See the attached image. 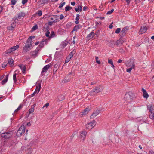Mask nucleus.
Listing matches in <instances>:
<instances>
[{
	"mask_svg": "<svg viewBox=\"0 0 154 154\" xmlns=\"http://www.w3.org/2000/svg\"><path fill=\"white\" fill-rule=\"evenodd\" d=\"M37 14L39 16H41L42 14V12L40 10L38 11Z\"/></svg>",
	"mask_w": 154,
	"mask_h": 154,
	"instance_id": "a19ab883",
	"label": "nucleus"
},
{
	"mask_svg": "<svg viewBox=\"0 0 154 154\" xmlns=\"http://www.w3.org/2000/svg\"><path fill=\"white\" fill-rule=\"evenodd\" d=\"M108 63L111 65L113 63V61L112 59H108Z\"/></svg>",
	"mask_w": 154,
	"mask_h": 154,
	"instance_id": "37998d69",
	"label": "nucleus"
},
{
	"mask_svg": "<svg viewBox=\"0 0 154 154\" xmlns=\"http://www.w3.org/2000/svg\"><path fill=\"white\" fill-rule=\"evenodd\" d=\"M27 2V0H22V3L24 5Z\"/></svg>",
	"mask_w": 154,
	"mask_h": 154,
	"instance_id": "09e8293b",
	"label": "nucleus"
},
{
	"mask_svg": "<svg viewBox=\"0 0 154 154\" xmlns=\"http://www.w3.org/2000/svg\"><path fill=\"white\" fill-rule=\"evenodd\" d=\"M25 14L23 12H20L19 13L18 15L16 16L13 18V20H16L20 19L22 17L25 16Z\"/></svg>",
	"mask_w": 154,
	"mask_h": 154,
	"instance_id": "0eeeda50",
	"label": "nucleus"
},
{
	"mask_svg": "<svg viewBox=\"0 0 154 154\" xmlns=\"http://www.w3.org/2000/svg\"><path fill=\"white\" fill-rule=\"evenodd\" d=\"M82 26L80 25H78L74 27L73 29V30L74 31H77L78 29H80L82 27Z\"/></svg>",
	"mask_w": 154,
	"mask_h": 154,
	"instance_id": "a878e982",
	"label": "nucleus"
},
{
	"mask_svg": "<svg viewBox=\"0 0 154 154\" xmlns=\"http://www.w3.org/2000/svg\"><path fill=\"white\" fill-rule=\"evenodd\" d=\"M41 88V83H39L38 85L36 86V88L35 91L37 92V94H38Z\"/></svg>",
	"mask_w": 154,
	"mask_h": 154,
	"instance_id": "6ab92c4d",
	"label": "nucleus"
},
{
	"mask_svg": "<svg viewBox=\"0 0 154 154\" xmlns=\"http://www.w3.org/2000/svg\"><path fill=\"white\" fill-rule=\"evenodd\" d=\"M149 154H154V152L152 150H150L149 151Z\"/></svg>",
	"mask_w": 154,
	"mask_h": 154,
	"instance_id": "680f3d73",
	"label": "nucleus"
},
{
	"mask_svg": "<svg viewBox=\"0 0 154 154\" xmlns=\"http://www.w3.org/2000/svg\"><path fill=\"white\" fill-rule=\"evenodd\" d=\"M38 27V26L37 25H35L32 28V29L33 31L37 29Z\"/></svg>",
	"mask_w": 154,
	"mask_h": 154,
	"instance_id": "c9c22d12",
	"label": "nucleus"
},
{
	"mask_svg": "<svg viewBox=\"0 0 154 154\" xmlns=\"http://www.w3.org/2000/svg\"><path fill=\"white\" fill-rule=\"evenodd\" d=\"M14 28L13 26H8L7 27L8 29L9 30H12L14 29Z\"/></svg>",
	"mask_w": 154,
	"mask_h": 154,
	"instance_id": "f704fd0d",
	"label": "nucleus"
},
{
	"mask_svg": "<svg viewBox=\"0 0 154 154\" xmlns=\"http://www.w3.org/2000/svg\"><path fill=\"white\" fill-rule=\"evenodd\" d=\"M49 105V103H46L43 106V108L44 107L47 108L48 107Z\"/></svg>",
	"mask_w": 154,
	"mask_h": 154,
	"instance_id": "a18cd8bd",
	"label": "nucleus"
},
{
	"mask_svg": "<svg viewBox=\"0 0 154 154\" xmlns=\"http://www.w3.org/2000/svg\"><path fill=\"white\" fill-rule=\"evenodd\" d=\"M16 23L15 22H12L11 24V26H13L14 28L16 26Z\"/></svg>",
	"mask_w": 154,
	"mask_h": 154,
	"instance_id": "c03bdc74",
	"label": "nucleus"
},
{
	"mask_svg": "<svg viewBox=\"0 0 154 154\" xmlns=\"http://www.w3.org/2000/svg\"><path fill=\"white\" fill-rule=\"evenodd\" d=\"M96 62L97 63H98V64H100L101 63L100 61V60H97V61H96Z\"/></svg>",
	"mask_w": 154,
	"mask_h": 154,
	"instance_id": "774afa93",
	"label": "nucleus"
},
{
	"mask_svg": "<svg viewBox=\"0 0 154 154\" xmlns=\"http://www.w3.org/2000/svg\"><path fill=\"white\" fill-rule=\"evenodd\" d=\"M148 27L145 26H142L140 29V32L141 34L144 33L146 32L148 29Z\"/></svg>",
	"mask_w": 154,
	"mask_h": 154,
	"instance_id": "9d476101",
	"label": "nucleus"
},
{
	"mask_svg": "<svg viewBox=\"0 0 154 154\" xmlns=\"http://www.w3.org/2000/svg\"><path fill=\"white\" fill-rule=\"evenodd\" d=\"M130 68H128L126 69V71L127 72L130 73L132 69H134L135 67H129Z\"/></svg>",
	"mask_w": 154,
	"mask_h": 154,
	"instance_id": "7c9ffc66",
	"label": "nucleus"
},
{
	"mask_svg": "<svg viewBox=\"0 0 154 154\" xmlns=\"http://www.w3.org/2000/svg\"><path fill=\"white\" fill-rule=\"evenodd\" d=\"M72 57V55H69L66 58L65 60V63H67L70 61V59Z\"/></svg>",
	"mask_w": 154,
	"mask_h": 154,
	"instance_id": "393cba45",
	"label": "nucleus"
},
{
	"mask_svg": "<svg viewBox=\"0 0 154 154\" xmlns=\"http://www.w3.org/2000/svg\"><path fill=\"white\" fill-rule=\"evenodd\" d=\"M82 9V7L81 6H79L78 8H75V10L76 12L79 11H81Z\"/></svg>",
	"mask_w": 154,
	"mask_h": 154,
	"instance_id": "bb28decb",
	"label": "nucleus"
},
{
	"mask_svg": "<svg viewBox=\"0 0 154 154\" xmlns=\"http://www.w3.org/2000/svg\"><path fill=\"white\" fill-rule=\"evenodd\" d=\"M65 2H62L59 6V8H62L63 6L65 5Z\"/></svg>",
	"mask_w": 154,
	"mask_h": 154,
	"instance_id": "e433bc0d",
	"label": "nucleus"
},
{
	"mask_svg": "<svg viewBox=\"0 0 154 154\" xmlns=\"http://www.w3.org/2000/svg\"><path fill=\"white\" fill-rule=\"evenodd\" d=\"M50 32L49 31H47L45 33V35L47 37H48L49 36V34H50Z\"/></svg>",
	"mask_w": 154,
	"mask_h": 154,
	"instance_id": "8fccbe9b",
	"label": "nucleus"
},
{
	"mask_svg": "<svg viewBox=\"0 0 154 154\" xmlns=\"http://www.w3.org/2000/svg\"><path fill=\"white\" fill-rule=\"evenodd\" d=\"M27 125L28 126H30L31 125V124L30 122H29L27 123Z\"/></svg>",
	"mask_w": 154,
	"mask_h": 154,
	"instance_id": "bf43d9fd",
	"label": "nucleus"
},
{
	"mask_svg": "<svg viewBox=\"0 0 154 154\" xmlns=\"http://www.w3.org/2000/svg\"><path fill=\"white\" fill-rule=\"evenodd\" d=\"M64 18V16L62 14H61L60 16V20Z\"/></svg>",
	"mask_w": 154,
	"mask_h": 154,
	"instance_id": "6e6d98bb",
	"label": "nucleus"
},
{
	"mask_svg": "<svg viewBox=\"0 0 154 154\" xmlns=\"http://www.w3.org/2000/svg\"><path fill=\"white\" fill-rule=\"evenodd\" d=\"M11 136V134L10 133L7 132L3 133L2 134L1 137L5 138H8Z\"/></svg>",
	"mask_w": 154,
	"mask_h": 154,
	"instance_id": "f8f14e48",
	"label": "nucleus"
},
{
	"mask_svg": "<svg viewBox=\"0 0 154 154\" xmlns=\"http://www.w3.org/2000/svg\"><path fill=\"white\" fill-rule=\"evenodd\" d=\"M25 132V127L24 125H22L18 130L17 135L18 137L21 136Z\"/></svg>",
	"mask_w": 154,
	"mask_h": 154,
	"instance_id": "f03ea898",
	"label": "nucleus"
},
{
	"mask_svg": "<svg viewBox=\"0 0 154 154\" xmlns=\"http://www.w3.org/2000/svg\"><path fill=\"white\" fill-rule=\"evenodd\" d=\"M66 45H67L66 43L65 42H63L62 43H61V46L62 48H63L65 47H66Z\"/></svg>",
	"mask_w": 154,
	"mask_h": 154,
	"instance_id": "72a5a7b5",
	"label": "nucleus"
},
{
	"mask_svg": "<svg viewBox=\"0 0 154 154\" xmlns=\"http://www.w3.org/2000/svg\"><path fill=\"white\" fill-rule=\"evenodd\" d=\"M19 72V71L18 70H16L14 72L13 75V79L14 82L17 81L16 75H17Z\"/></svg>",
	"mask_w": 154,
	"mask_h": 154,
	"instance_id": "4468645a",
	"label": "nucleus"
},
{
	"mask_svg": "<svg viewBox=\"0 0 154 154\" xmlns=\"http://www.w3.org/2000/svg\"><path fill=\"white\" fill-rule=\"evenodd\" d=\"M50 35L51 36H50V38L53 37L54 36L55 34L54 32L52 31L51 32Z\"/></svg>",
	"mask_w": 154,
	"mask_h": 154,
	"instance_id": "79ce46f5",
	"label": "nucleus"
},
{
	"mask_svg": "<svg viewBox=\"0 0 154 154\" xmlns=\"http://www.w3.org/2000/svg\"><path fill=\"white\" fill-rule=\"evenodd\" d=\"M34 110V109L33 107H32L29 110V114L33 112Z\"/></svg>",
	"mask_w": 154,
	"mask_h": 154,
	"instance_id": "58836bf2",
	"label": "nucleus"
},
{
	"mask_svg": "<svg viewBox=\"0 0 154 154\" xmlns=\"http://www.w3.org/2000/svg\"><path fill=\"white\" fill-rule=\"evenodd\" d=\"M87 132L85 131H83L81 132L79 136V138L80 139L81 141H83L86 137Z\"/></svg>",
	"mask_w": 154,
	"mask_h": 154,
	"instance_id": "20e7f679",
	"label": "nucleus"
},
{
	"mask_svg": "<svg viewBox=\"0 0 154 154\" xmlns=\"http://www.w3.org/2000/svg\"><path fill=\"white\" fill-rule=\"evenodd\" d=\"M7 64L6 63H3L2 64V67L3 68H5Z\"/></svg>",
	"mask_w": 154,
	"mask_h": 154,
	"instance_id": "de8ad7c7",
	"label": "nucleus"
},
{
	"mask_svg": "<svg viewBox=\"0 0 154 154\" xmlns=\"http://www.w3.org/2000/svg\"><path fill=\"white\" fill-rule=\"evenodd\" d=\"M71 4L73 6H74L75 5V3L74 2H72L71 3Z\"/></svg>",
	"mask_w": 154,
	"mask_h": 154,
	"instance_id": "052dcab7",
	"label": "nucleus"
},
{
	"mask_svg": "<svg viewBox=\"0 0 154 154\" xmlns=\"http://www.w3.org/2000/svg\"><path fill=\"white\" fill-rule=\"evenodd\" d=\"M13 62H14V60L12 59H9L8 60V63L11 66H13Z\"/></svg>",
	"mask_w": 154,
	"mask_h": 154,
	"instance_id": "b1692460",
	"label": "nucleus"
},
{
	"mask_svg": "<svg viewBox=\"0 0 154 154\" xmlns=\"http://www.w3.org/2000/svg\"><path fill=\"white\" fill-rule=\"evenodd\" d=\"M142 91L143 94V96L144 98L147 99L149 97V95L146 91L144 88H142Z\"/></svg>",
	"mask_w": 154,
	"mask_h": 154,
	"instance_id": "ddd939ff",
	"label": "nucleus"
},
{
	"mask_svg": "<svg viewBox=\"0 0 154 154\" xmlns=\"http://www.w3.org/2000/svg\"><path fill=\"white\" fill-rule=\"evenodd\" d=\"M150 113L149 115V117L151 119H154V111L150 112Z\"/></svg>",
	"mask_w": 154,
	"mask_h": 154,
	"instance_id": "c756f323",
	"label": "nucleus"
},
{
	"mask_svg": "<svg viewBox=\"0 0 154 154\" xmlns=\"http://www.w3.org/2000/svg\"><path fill=\"white\" fill-rule=\"evenodd\" d=\"M9 74H8L6 75V78L3 80L2 82V85L4 84L5 83L8 81V77L9 76Z\"/></svg>",
	"mask_w": 154,
	"mask_h": 154,
	"instance_id": "5701e85b",
	"label": "nucleus"
},
{
	"mask_svg": "<svg viewBox=\"0 0 154 154\" xmlns=\"http://www.w3.org/2000/svg\"><path fill=\"white\" fill-rule=\"evenodd\" d=\"M120 31H121L120 28H118L116 29L115 32H116V33H117V34L119 33L120 32Z\"/></svg>",
	"mask_w": 154,
	"mask_h": 154,
	"instance_id": "ea45409f",
	"label": "nucleus"
},
{
	"mask_svg": "<svg viewBox=\"0 0 154 154\" xmlns=\"http://www.w3.org/2000/svg\"><path fill=\"white\" fill-rule=\"evenodd\" d=\"M32 47L31 44L26 43L23 48V50L25 52H27L30 50Z\"/></svg>",
	"mask_w": 154,
	"mask_h": 154,
	"instance_id": "6e6552de",
	"label": "nucleus"
},
{
	"mask_svg": "<svg viewBox=\"0 0 154 154\" xmlns=\"http://www.w3.org/2000/svg\"><path fill=\"white\" fill-rule=\"evenodd\" d=\"M37 94V92H36L35 91H34V92L32 94V96H33L35 94Z\"/></svg>",
	"mask_w": 154,
	"mask_h": 154,
	"instance_id": "13d9d810",
	"label": "nucleus"
},
{
	"mask_svg": "<svg viewBox=\"0 0 154 154\" xmlns=\"http://www.w3.org/2000/svg\"><path fill=\"white\" fill-rule=\"evenodd\" d=\"M69 80L70 79L69 78L66 77L65 79L62 81V82L63 83H66L69 81Z\"/></svg>",
	"mask_w": 154,
	"mask_h": 154,
	"instance_id": "2f4dec72",
	"label": "nucleus"
},
{
	"mask_svg": "<svg viewBox=\"0 0 154 154\" xmlns=\"http://www.w3.org/2000/svg\"><path fill=\"white\" fill-rule=\"evenodd\" d=\"M134 94L131 92L126 93L125 96V100L128 102H131L133 98Z\"/></svg>",
	"mask_w": 154,
	"mask_h": 154,
	"instance_id": "f257e3e1",
	"label": "nucleus"
},
{
	"mask_svg": "<svg viewBox=\"0 0 154 154\" xmlns=\"http://www.w3.org/2000/svg\"><path fill=\"white\" fill-rule=\"evenodd\" d=\"M95 35L94 32L93 31L91 32L87 36V38L89 40L93 38Z\"/></svg>",
	"mask_w": 154,
	"mask_h": 154,
	"instance_id": "a211bd4d",
	"label": "nucleus"
},
{
	"mask_svg": "<svg viewBox=\"0 0 154 154\" xmlns=\"http://www.w3.org/2000/svg\"><path fill=\"white\" fill-rule=\"evenodd\" d=\"M50 66L49 65H47L45 66L42 69V70L41 72V74L43 73L46 72L48 69L49 68Z\"/></svg>",
	"mask_w": 154,
	"mask_h": 154,
	"instance_id": "2eb2a0df",
	"label": "nucleus"
},
{
	"mask_svg": "<svg viewBox=\"0 0 154 154\" xmlns=\"http://www.w3.org/2000/svg\"><path fill=\"white\" fill-rule=\"evenodd\" d=\"M75 51L73 50L70 53V54H69V55H72V57L73 54H75Z\"/></svg>",
	"mask_w": 154,
	"mask_h": 154,
	"instance_id": "603ef678",
	"label": "nucleus"
},
{
	"mask_svg": "<svg viewBox=\"0 0 154 154\" xmlns=\"http://www.w3.org/2000/svg\"><path fill=\"white\" fill-rule=\"evenodd\" d=\"M19 67L22 70V72L23 73H25L26 71V67L25 66L23 65H20Z\"/></svg>",
	"mask_w": 154,
	"mask_h": 154,
	"instance_id": "aec40b11",
	"label": "nucleus"
},
{
	"mask_svg": "<svg viewBox=\"0 0 154 154\" xmlns=\"http://www.w3.org/2000/svg\"><path fill=\"white\" fill-rule=\"evenodd\" d=\"M23 107V105L22 104H20L18 107L17 109L14 112H18V111L20 110Z\"/></svg>",
	"mask_w": 154,
	"mask_h": 154,
	"instance_id": "cd10ccee",
	"label": "nucleus"
},
{
	"mask_svg": "<svg viewBox=\"0 0 154 154\" xmlns=\"http://www.w3.org/2000/svg\"><path fill=\"white\" fill-rule=\"evenodd\" d=\"M126 29V28H123L122 30V31L123 32H124L125 31Z\"/></svg>",
	"mask_w": 154,
	"mask_h": 154,
	"instance_id": "0e129e2a",
	"label": "nucleus"
},
{
	"mask_svg": "<svg viewBox=\"0 0 154 154\" xmlns=\"http://www.w3.org/2000/svg\"><path fill=\"white\" fill-rule=\"evenodd\" d=\"M72 8L70 6H66L65 7V10L66 11H68L72 9Z\"/></svg>",
	"mask_w": 154,
	"mask_h": 154,
	"instance_id": "473e14b6",
	"label": "nucleus"
},
{
	"mask_svg": "<svg viewBox=\"0 0 154 154\" xmlns=\"http://www.w3.org/2000/svg\"><path fill=\"white\" fill-rule=\"evenodd\" d=\"M103 89L102 86H97L93 89L92 91L93 92L97 93L102 91Z\"/></svg>",
	"mask_w": 154,
	"mask_h": 154,
	"instance_id": "39448f33",
	"label": "nucleus"
},
{
	"mask_svg": "<svg viewBox=\"0 0 154 154\" xmlns=\"http://www.w3.org/2000/svg\"><path fill=\"white\" fill-rule=\"evenodd\" d=\"M148 109L150 112H151L154 109V106L153 105H149L148 106Z\"/></svg>",
	"mask_w": 154,
	"mask_h": 154,
	"instance_id": "412c9836",
	"label": "nucleus"
},
{
	"mask_svg": "<svg viewBox=\"0 0 154 154\" xmlns=\"http://www.w3.org/2000/svg\"><path fill=\"white\" fill-rule=\"evenodd\" d=\"M39 43V41H38V42H36L35 43V45H38Z\"/></svg>",
	"mask_w": 154,
	"mask_h": 154,
	"instance_id": "338daca9",
	"label": "nucleus"
},
{
	"mask_svg": "<svg viewBox=\"0 0 154 154\" xmlns=\"http://www.w3.org/2000/svg\"><path fill=\"white\" fill-rule=\"evenodd\" d=\"M113 11H114V9H112L111 10L108 11L107 12V14H110L113 12Z\"/></svg>",
	"mask_w": 154,
	"mask_h": 154,
	"instance_id": "4c0bfd02",
	"label": "nucleus"
},
{
	"mask_svg": "<svg viewBox=\"0 0 154 154\" xmlns=\"http://www.w3.org/2000/svg\"><path fill=\"white\" fill-rule=\"evenodd\" d=\"M37 94V92H36L35 91H34V92L32 94V96H33L35 94Z\"/></svg>",
	"mask_w": 154,
	"mask_h": 154,
	"instance_id": "4d7b16f0",
	"label": "nucleus"
},
{
	"mask_svg": "<svg viewBox=\"0 0 154 154\" xmlns=\"http://www.w3.org/2000/svg\"><path fill=\"white\" fill-rule=\"evenodd\" d=\"M46 43V41L45 40H42L39 46L41 47H42Z\"/></svg>",
	"mask_w": 154,
	"mask_h": 154,
	"instance_id": "4be33fe9",
	"label": "nucleus"
},
{
	"mask_svg": "<svg viewBox=\"0 0 154 154\" xmlns=\"http://www.w3.org/2000/svg\"><path fill=\"white\" fill-rule=\"evenodd\" d=\"M126 1L127 4H129L130 2V0H126Z\"/></svg>",
	"mask_w": 154,
	"mask_h": 154,
	"instance_id": "e2e57ef3",
	"label": "nucleus"
},
{
	"mask_svg": "<svg viewBox=\"0 0 154 154\" xmlns=\"http://www.w3.org/2000/svg\"><path fill=\"white\" fill-rule=\"evenodd\" d=\"M96 123L95 121H93L92 122L88 123L86 125V127L87 129H91L94 128L96 125Z\"/></svg>",
	"mask_w": 154,
	"mask_h": 154,
	"instance_id": "7ed1b4c3",
	"label": "nucleus"
},
{
	"mask_svg": "<svg viewBox=\"0 0 154 154\" xmlns=\"http://www.w3.org/2000/svg\"><path fill=\"white\" fill-rule=\"evenodd\" d=\"M125 64L128 67H135V64L133 60H128L126 62Z\"/></svg>",
	"mask_w": 154,
	"mask_h": 154,
	"instance_id": "423d86ee",
	"label": "nucleus"
},
{
	"mask_svg": "<svg viewBox=\"0 0 154 154\" xmlns=\"http://www.w3.org/2000/svg\"><path fill=\"white\" fill-rule=\"evenodd\" d=\"M79 18H80V17H79V15L78 14H77L76 15V17L75 20H79Z\"/></svg>",
	"mask_w": 154,
	"mask_h": 154,
	"instance_id": "3c124183",
	"label": "nucleus"
},
{
	"mask_svg": "<svg viewBox=\"0 0 154 154\" xmlns=\"http://www.w3.org/2000/svg\"><path fill=\"white\" fill-rule=\"evenodd\" d=\"M113 24V22L112 23L109 25V28L110 29H112L113 28V26L112 25Z\"/></svg>",
	"mask_w": 154,
	"mask_h": 154,
	"instance_id": "864d4df0",
	"label": "nucleus"
},
{
	"mask_svg": "<svg viewBox=\"0 0 154 154\" xmlns=\"http://www.w3.org/2000/svg\"><path fill=\"white\" fill-rule=\"evenodd\" d=\"M123 42V40L122 38H120L116 42V45L118 46H120L122 45Z\"/></svg>",
	"mask_w": 154,
	"mask_h": 154,
	"instance_id": "dca6fc26",
	"label": "nucleus"
},
{
	"mask_svg": "<svg viewBox=\"0 0 154 154\" xmlns=\"http://www.w3.org/2000/svg\"><path fill=\"white\" fill-rule=\"evenodd\" d=\"M35 38L34 36H30L29 38L27 40L26 43L31 44L32 45V39H34Z\"/></svg>",
	"mask_w": 154,
	"mask_h": 154,
	"instance_id": "f3484780",
	"label": "nucleus"
},
{
	"mask_svg": "<svg viewBox=\"0 0 154 154\" xmlns=\"http://www.w3.org/2000/svg\"><path fill=\"white\" fill-rule=\"evenodd\" d=\"M89 109L88 108H86L84 110L82 111V112L80 113V116L82 117L84 115L87 114L89 112Z\"/></svg>",
	"mask_w": 154,
	"mask_h": 154,
	"instance_id": "9b49d317",
	"label": "nucleus"
},
{
	"mask_svg": "<svg viewBox=\"0 0 154 154\" xmlns=\"http://www.w3.org/2000/svg\"><path fill=\"white\" fill-rule=\"evenodd\" d=\"M98 113L99 112L98 111L97 112H94V113L92 114L91 116V118H93L94 117H95L98 115Z\"/></svg>",
	"mask_w": 154,
	"mask_h": 154,
	"instance_id": "c85d7f7f",
	"label": "nucleus"
},
{
	"mask_svg": "<svg viewBox=\"0 0 154 154\" xmlns=\"http://www.w3.org/2000/svg\"><path fill=\"white\" fill-rule=\"evenodd\" d=\"M53 22H48V25H52L53 24Z\"/></svg>",
	"mask_w": 154,
	"mask_h": 154,
	"instance_id": "5fc2aeb1",
	"label": "nucleus"
},
{
	"mask_svg": "<svg viewBox=\"0 0 154 154\" xmlns=\"http://www.w3.org/2000/svg\"><path fill=\"white\" fill-rule=\"evenodd\" d=\"M122 60L121 59H119L118 60V61L117 62L118 63H121L122 62Z\"/></svg>",
	"mask_w": 154,
	"mask_h": 154,
	"instance_id": "69168bd1",
	"label": "nucleus"
},
{
	"mask_svg": "<svg viewBox=\"0 0 154 154\" xmlns=\"http://www.w3.org/2000/svg\"><path fill=\"white\" fill-rule=\"evenodd\" d=\"M19 47V46L18 45H17L16 46L12 47L7 51V53H10L11 52L17 49Z\"/></svg>",
	"mask_w": 154,
	"mask_h": 154,
	"instance_id": "1a4fd4ad",
	"label": "nucleus"
},
{
	"mask_svg": "<svg viewBox=\"0 0 154 154\" xmlns=\"http://www.w3.org/2000/svg\"><path fill=\"white\" fill-rule=\"evenodd\" d=\"M11 2L12 4L14 5L16 4V1L15 0H12L11 1Z\"/></svg>",
	"mask_w": 154,
	"mask_h": 154,
	"instance_id": "49530a36",
	"label": "nucleus"
}]
</instances>
